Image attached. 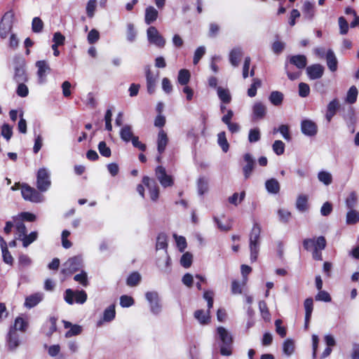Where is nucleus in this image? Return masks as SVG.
I'll return each instance as SVG.
<instances>
[{
	"label": "nucleus",
	"mask_w": 359,
	"mask_h": 359,
	"mask_svg": "<svg viewBox=\"0 0 359 359\" xmlns=\"http://www.w3.org/2000/svg\"><path fill=\"white\" fill-rule=\"evenodd\" d=\"M43 28V22L39 17H35L32 20V29L34 33H40Z\"/></svg>",
	"instance_id": "obj_48"
},
{
	"label": "nucleus",
	"mask_w": 359,
	"mask_h": 359,
	"mask_svg": "<svg viewBox=\"0 0 359 359\" xmlns=\"http://www.w3.org/2000/svg\"><path fill=\"white\" fill-rule=\"evenodd\" d=\"M17 239L20 240L27 234V229L22 222H18L15 225Z\"/></svg>",
	"instance_id": "obj_59"
},
{
	"label": "nucleus",
	"mask_w": 359,
	"mask_h": 359,
	"mask_svg": "<svg viewBox=\"0 0 359 359\" xmlns=\"http://www.w3.org/2000/svg\"><path fill=\"white\" fill-rule=\"evenodd\" d=\"M145 298L149 303L150 312L155 316L159 315L162 311V304L158 293L156 291L147 292Z\"/></svg>",
	"instance_id": "obj_5"
},
{
	"label": "nucleus",
	"mask_w": 359,
	"mask_h": 359,
	"mask_svg": "<svg viewBox=\"0 0 359 359\" xmlns=\"http://www.w3.org/2000/svg\"><path fill=\"white\" fill-rule=\"evenodd\" d=\"M359 221V212L353 209H349L346 213V222L347 224H354Z\"/></svg>",
	"instance_id": "obj_35"
},
{
	"label": "nucleus",
	"mask_w": 359,
	"mask_h": 359,
	"mask_svg": "<svg viewBox=\"0 0 359 359\" xmlns=\"http://www.w3.org/2000/svg\"><path fill=\"white\" fill-rule=\"evenodd\" d=\"M97 0H89L86 5V13L89 18H93L96 8Z\"/></svg>",
	"instance_id": "obj_60"
},
{
	"label": "nucleus",
	"mask_w": 359,
	"mask_h": 359,
	"mask_svg": "<svg viewBox=\"0 0 359 359\" xmlns=\"http://www.w3.org/2000/svg\"><path fill=\"white\" fill-rule=\"evenodd\" d=\"M135 304L134 299L128 295L124 294L120 297V305L123 308H128Z\"/></svg>",
	"instance_id": "obj_53"
},
{
	"label": "nucleus",
	"mask_w": 359,
	"mask_h": 359,
	"mask_svg": "<svg viewBox=\"0 0 359 359\" xmlns=\"http://www.w3.org/2000/svg\"><path fill=\"white\" fill-rule=\"evenodd\" d=\"M243 55V51L241 47H236L233 48L230 51L229 56V60L231 65L233 67H238Z\"/></svg>",
	"instance_id": "obj_19"
},
{
	"label": "nucleus",
	"mask_w": 359,
	"mask_h": 359,
	"mask_svg": "<svg viewBox=\"0 0 359 359\" xmlns=\"http://www.w3.org/2000/svg\"><path fill=\"white\" fill-rule=\"evenodd\" d=\"M158 12L153 6H149L145 10L144 20L147 25L154 22L158 18Z\"/></svg>",
	"instance_id": "obj_27"
},
{
	"label": "nucleus",
	"mask_w": 359,
	"mask_h": 359,
	"mask_svg": "<svg viewBox=\"0 0 359 359\" xmlns=\"http://www.w3.org/2000/svg\"><path fill=\"white\" fill-rule=\"evenodd\" d=\"M304 309H305V316H306V318H311V314L313 309V302L312 298H307L304 301Z\"/></svg>",
	"instance_id": "obj_55"
},
{
	"label": "nucleus",
	"mask_w": 359,
	"mask_h": 359,
	"mask_svg": "<svg viewBox=\"0 0 359 359\" xmlns=\"http://www.w3.org/2000/svg\"><path fill=\"white\" fill-rule=\"evenodd\" d=\"M51 185L50 175L49 171L45 168H40L36 174V187L41 192L47 191Z\"/></svg>",
	"instance_id": "obj_3"
},
{
	"label": "nucleus",
	"mask_w": 359,
	"mask_h": 359,
	"mask_svg": "<svg viewBox=\"0 0 359 359\" xmlns=\"http://www.w3.org/2000/svg\"><path fill=\"white\" fill-rule=\"evenodd\" d=\"M326 60L328 68L332 72H335L337 69V60L334 52L329 50L326 55Z\"/></svg>",
	"instance_id": "obj_34"
},
{
	"label": "nucleus",
	"mask_w": 359,
	"mask_h": 359,
	"mask_svg": "<svg viewBox=\"0 0 359 359\" xmlns=\"http://www.w3.org/2000/svg\"><path fill=\"white\" fill-rule=\"evenodd\" d=\"M156 264L161 271L165 273H169L170 272V258L168 252H163L162 254L156 258Z\"/></svg>",
	"instance_id": "obj_12"
},
{
	"label": "nucleus",
	"mask_w": 359,
	"mask_h": 359,
	"mask_svg": "<svg viewBox=\"0 0 359 359\" xmlns=\"http://www.w3.org/2000/svg\"><path fill=\"white\" fill-rule=\"evenodd\" d=\"M74 280L84 287H86L88 285V275L85 271L82 270L80 273L75 275Z\"/></svg>",
	"instance_id": "obj_52"
},
{
	"label": "nucleus",
	"mask_w": 359,
	"mask_h": 359,
	"mask_svg": "<svg viewBox=\"0 0 359 359\" xmlns=\"http://www.w3.org/2000/svg\"><path fill=\"white\" fill-rule=\"evenodd\" d=\"M14 79L17 83H24L27 81V76L23 67L19 66L15 67Z\"/></svg>",
	"instance_id": "obj_36"
},
{
	"label": "nucleus",
	"mask_w": 359,
	"mask_h": 359,
	"mask_svg": "<svg viewBox=\"0 0 359 359\" xmlns=\"http://www.w3.org/2000/svg\"><path fill=\"white\" fill-rule=\"evenodd\" d=\"M168 236L164 233H161L156 238V250L158 251L163 250V252H168Z\"/></svg>",
	"instance_id": "obj_31"
},
{
	"label": "nucleus",
	"mask_w": 359,
	"mask_h": 359,
	"mask_svg": "<svg viewBox=\"0 0 359 359\" xmlns=\"http://www.w3.org/2000/svg\"><path fill=\"white\" fill-rule=\"evenodd\" d=\"M358 203V195L355 191H351L346 198L345 203L348 209L354 208Z\"/></svg>",
	"instance_id": "obj_38"
},
{
	"label": "nucleus",
	"mask_w": 359,
	"mask_h": 359,
	"mask_svg": "<svg viewBox=\"0 0 359 359\" xmlns=\"http://www.w3.org/2000/svg\"><path fill=\"white\" fill-rule=\"evenodd\" d=\"M147 39L151 44L158 48H163L165 44V40L161 35L155 27H149L147 31Z\"/></svg>",
	"instance_id": "obj_8"
},
{
	"label": "nucleus",
	"mask_w": 359,
	"mask_h": 359,
	"mask_svg": "<svg viewBox=\"0 0 359 359\" xmlns=\"http://www.w3.org/2000/svg\"><path fill=\"white\" fill-rule=\"evenodd\" d=\"M83 267V258L81 256H74L68 259L62 266V273L70 275L79 271Z\"/></svg>",
	"instance_id": "obj_4"
},
{
	"label": "nucleus",
	"mask_w": 359,
	"mask_h": 359,
	"mask_svg": "<svg viewBox=\"0 0 359 359\" xmlns=\"http://www.w3.org/2000/svg\"><path fill=\"white\" fill-rule=\"evenodd\" d=\"M339 107V104L337 99L333 100L328 104L327 107V112L325 114V118L328 122H330Z\"/></svg>",
	"instance_id": "obj_26"
},
{
	"label": "nucleus",
	"mask_w": 359,
	"mask_h": 359,
	"mask_svg": "<svg viewBox=\"0 0 359 359\" xmlns=\"http://www.w3.org/2000/svg\"><path fill=\"white\" fill-rule=\"evenodd\" d=\"M115 316V304H111L104 310L102 317L97 321V326L101 327L104 323L111 322Z\"/></svg>",
	"instance_id": "obj_14"
},
{
	"label": "nucleus",
	"mask_w": 359,
	"mask_h": 359,
	"mask_svg": "<svg viewBox=\"0 0 359 359\" xmlns=\"http://www.w3.org/2000/svg\"><path fill=\"white\" fill-rule=\"evenodd\" d=\"M215 296V292L211 290H204L203 298L208 303V309L210 310L213 306V298Z\"/></svg>",
	"instance_id": "obj_50"
},
{
	"label": "nucleus",
	"mask_w": 359,
	"mask_h": 359,
	"mask_svg": "<svg viewBox=\"0 0 359 359\" xmlns=\"http://www.w3.org/2000/svg\"><path fill=\"white\" fill-rule=\"evenodd\" d=\"M283 353L287 355H291L294 351V341L291 339H287L283 344Z\"/></svg>",
	"instance_id": "obj_42"
},
{
	"label": "nucleus",
	"mask_w": 359,
	"mask_h": 359,
	"mask_svg": "<svg viewBox=\"0 0 359 359\" xmlns=\"http://www.w3.org/2000/svg\"><path fill=\"white\" fill-rule=\"evenodd\" d=\"M357 96H358V90L356 88L355 86H351L348 93H347V96H346V102L350 103V104H353L354 102H355L356 100H357Z\"/></svg>",
	"instance_id": "obj_49"
},
{
	"label": "nucleus",
	"mask_w": 359,
	"mask_h": 359,
	"mask_svg": "<svg viewBox=\"0 0 359 359\" xmlns=\"http://www.w3.org/2000/svg\"><path fill=\"white\" fill-rule=\"evenodd\" d=\"M36 67L38 68L37 75L40 83H44L48 74L50 72V67L45 60H39L36 62Z\"/></svg>",
	"instance_id": "obj_15"
},
{
	"label": "nucleus",
	"mask_w": 359,
	"mask_h": 359,
	"mask_svg": "<svg viewBox=\"0 0 359 359\" xmlns=\"http://www.w3.org/2000/svg\"><path fill=\"white\" fill-rule=\"evenodd\" d=\"M205 48L204 46L198 47L194 53V59H193L194 64L197 65L198 63V62L200 61V60L202 58V57L205 55Z\"/></svg>",
	"instance_id": "obj_64"
},
{
	"label": "nucleus",
	"mask_w": 359,
	"mask_h": 359,
	"mask_svg": "<svg viewBox=\"0 0 359 359\" xmlns=\"http://www.w3.org/2000/svg\"><path fill=\"white\" fill-rule=\"evenodd\" d=\"M265 187L270 194H276L280 191V186L278 181L275 178H271L266 181Z\"/></svg>",
	"instance_id": "obj_29"
},
{
	"label": "nucleus",
	"mask_w": 359,
	"mask_h": 359,
	"mask_svg": "<svg viewBox=\"0 0 359 359\" xmlns=\"http://www.w3.org/2000/svg\"><path fill=\"white\" fill-rule=\"evenodd\" d=\"M27 321L21 317H18L15 320L14 325L11 326L9 330H14L15 332L19 330L22 332H25L27 330Z\"/></svg>",
	"instance_id": "obj_32"
},
{
	"label": "nucleus",
	"mask_w": 359,
	"mask_h": 359,
	"mask_svg": "<svg viewBox=\"0 0 359 359\" xmlns=\"http://www.w3.org/2000/svg\"><path fill=\"white\" fill-rule=\"evenodd\" d=\"M190 73L187 69H180L178 73L177 80L180 85H187L190 80Z\"/></svg>",
	"instance_id": "obj_41"
},
{
	"label": "nucleus",
	"mask_w": 359,
	"mask_h": 359,
	"mask_svg": "<svg viewBox=\"0 0 359 359\" xmlns=\"http://www.w3.org/2000/svg\"><path fill=\"white\" fill-rule=\"evenodd\" d=\"M121 139L126 142H129L135 137L133 132V128L130 125H124L120 130Z\"/></svg>",
	"instance_id": "obj_25"
},
{
	"label": "nucleus",
	"mask_w": 359,
	"mask_h": 359,
	"mask_svg": "<svg viewBox=\"0 0 359 359\" xmlns=\"http://www.w3.org/2000/svg\"><path fill=\"white\" fill-rule=\"evenodd\" d=\"M38 238V233L36 231H32L29 234L24 236L20 241H22V245L24 248H27L30 244L35 241Z\"/></svg>",
	"instance_id": "obj_39"
},
{
	"label": "nucleus",
	"mask_w": 359,
	"mask_h": 359,
	"mask_svg": "<svg viewBox=\"0 0 359 359\" xmlns=\"http://www.w3.org/2000/svg\"><path fill=\"white\" fill-rule=\"evenodd\" d=\"M194 317L202 325H206L210 322V314L209 310L203 311V310H197L194 313Z\"/></svg>",
	"instance_id": "obj_33"
},
{
	"label": "nucleus",
	"mask_w": 359,
	"mask_h": 359,
	"mask_svg": "<svg viewBox=\"0 0 359 359\" xmlns=\"http://www.w3.org/2000/svg\"><path fill=\"white\" fill-rule=\"evenodd\" d=\"M290 63L296 66L298 69H304L307 64V60L304 55H292L289 57Z\"/></svg>",
	"instance_id": "obj_24"
},
{
	"label": "nucleus",
	"mask_w": 359,
	"mask_h": 359,
	"mask_svg": "<svg viewBox=\"0 0 359 359\" xmlns=\"http://www.w3.org/2000/svg\"><path fill=\"white\" fill-rule=\"evenodd\" d=\"M255 165L256 163L253 156L249 153L244 154L242 171L245 180H248L250 177Z\"/></svg>",
	"instance_id": "obj_9"
},
{
	"label": "nucleus",
	"mask_w": 359,
	"mask_h": 359,
	"mask_svg": "<svg viewBox=\"0 0 359 359\" xmlns=\"http://www.w3.org/2000/svg\"><path fill=\"white\" fill-rule=\"evenodd\" d=\"M43 298V293L36 292L26 297L25 302V306L28 309H32L39 304Z\"/></svg>",
	"instance_id": "obj_21"
},
{
	"label": "nucleus",
	"mask_w": 359,
	"mask_h": 359,
	"mask_svg": "<svg viewBox=\"0 0 359 359\" xmlns=\"http://www.w3.org/2000/svg\"><path fill=\"white\" fill-rule=\"evenodd\" d=\"M301 130L302 133L306 136H314L318 131L316 124L311 120H304L301 123Z\"/></svg>",
	"instance_id": "obj_16"
},
{
	"label": "nucleus",
	"mask_w": 359,
	"mask_h": 359,
	"mask_svg": "<svg viewBox=\"0 0 359 359\" xmlns=\"http://www.w3.org/2000/svg\"><path fill=\"white\" fill-rule=\"evenodd\" d=\"M1 135L8 141L13 135L12 128L7 123H5L1 127Z\"/></svg>",
	"instance_id": "obj_62"
},
{
	"label": "nucleus",
	"mask_w": 359,
	"mask_h": 359,
	"mask_svg": "<svg viewBox=\"0 0 359 359\" xmlns=\"http://www.w3.org/2000/svg\"><path fill=\"white\" fill-rule=\"evenodd\" d=\"M6 346L10 351H15L21 344L20 334L14 330H9L6 337Z\"/></svg>",
	"instance_id": "obj_10"
},
{
	"label": "nucleus",
	"mask_w": 359,
	"mask_h": 359,
	"mask_svg": "<svg viewBox=\"0 0 359 359\" xmlns=\"http://www.w3.org/2000/svg\"><path fill=\"white\" fill-rule=\"evenodd\" d=\"M18 263L20 267L25 268L29 266L32 264V261L28 255L21 254L18 258Z\"/></svg>",
	"instance_id": "obj_57"
},
{
	"label": "nucleus",
	"mask_w": 359,
	"mask_h": 359,
	"mask_svg": "<svg viewBox=\"0 0 359 359\" xmlns=\"http://www.w3.org/2000/svg\"><path fill=\"white\" fill-rule=\"evenodd\" d=\"M168 142V138L166 133L161 130L158 134L157 150L160 154L164 152Z\"/></svg>",
	"instance_id": "obj_22"
},
{
	"label": "nucleus",
	"mask_w": 359,
	"mask_h": 359,
	"mask_svg": "<svg viewBox=\"0 0 359 359\" xmlns=\"http://www.w3.org/2000/svg\"><path fill=\"white\" fill-rule=\"evenodd\" d=\"M266 114V106L260 102H255L252 107V118L253 120L262 119Z\"/></svg>",
	"instance_id": "obj_20"
},
{
	"label": "nucleus",
	"mask_w": 359,
	"mask_h": 359,
	"mask_svg": "<svg viewBox=\"0 0 359 359\" xmlns=\"http://www.w3.org/2000/svg\"><path fill=\"white\" fill-rule=\"evenodd\" d=\"M99 39L100 33L97 29H93L89 32L87 40L90 44L95 43L99 40Z\"/></svg>",
	"instance_id": "obj_58"
},
{
	"label": "nucleus",
	"mask_w": 359,
	"mask_h": 359,
	"mask_svg": "<svg viewBox=\"0 0 359 359\" xmlns=\"http://www.w3.org/2000/svg\"><path fill=\"white\" fill-rule=\"evenodd\" d=\"M318 178L320 182L325 185H330L332 182V176L331 173L327 171H320L318 174Z\"/></svg>",
	"instance_id": "obj_45"
},
{
	"label": "nucleus",
	"mask_w": 359,
	"mask_h": 359,
	"mask_svg": "<svg viewBox=\"0 0 359 359\" xmlns=\"http://www.w3.org/2000/svg\"><path fill=\"white\" fill-rule=\"evenodd\" d=\"M262 86V81L259 79H254L252 81V83L251 84L250 88L248 90V95L250 97H253L257 94V90Z\"/></svg>",
	"instance_id": "obj_47"
},
{
	"label": "nucleus",
	"mask_w": 359,
	"mask_h": 359,
	"mask_svg": "<svg viewBox=\"0 0 359 359\" xmlns=\"http://www.w3.org/2000/svg\"><path fill=\"white\" fill-rule=\"evenodd\" d=\"M192 255L189 252L183 254L180 259L181 265L184 268H189L192 264Z\"/></svg>",
	"instance_id": "obj_56"
},
{
	"label": "nucleus",
	"mask_w": 359,
	"mask_h": 359,
	"mask_svg": "<svg viewBox=\"0 0 359 359\" xmlns=\"http://www.w3.org/2000/svg\"><path fill=\"white\" fill-rule=\"evenodd\" d=\"M98 150L100 154L104 157H109L111 154V149L107 145L104 141H101L98 144Z\"/></svg>",
	"instance_id": "obj_51"
},
{
	"label": "nucleus",
	"mask_w": 359,
	"mask_h": 359,
	"mask_svg": "<svg viewBox=\"0 0 359 359\" xmlns=\"http://www.w3.org/2000/svg\"><path fill=\"white\" fill-rule=\"evenodd\" d=\"M302 12L306 19L311 20L315 16L314 4L310 1H305L302 7Z\"/></svg>",
	"instance_id": "obj_30"
},
{
	"label": "nucleus",
	"mask_w": 359,
	"mask_h": 359,
	"mask_svg": "<svg viewBox=\"0 0 359 359\" xmlns=\"http://www.w3.org/2000/svg\"><path fill=\"white\" fill-rule=\"evenodd\" d=\"M259 309L263 319L266 322H269L271 320V314L268 309L266 303L264 301H260L259 302Z\"/></svg>",
	"instance_id": "obj_43"
},
{
	"label": "nucleus",
	"mask_w": 359,
	"mask_h": 359,
	"mask_svg": "<svg viewBox=\"0 0 359 359\" xmlns=\"http://www.w3.org/2000/svg\"><path fill=\"white\" fill-rule=\"evenodd\" d=\"M147 88L149 94H153L156 90L157 76L154 75L150 69L146 72Z\"/></svg>",
	"instance_id": "obj_23"
},
{
	"label": "nucleus",
	"mask_w": 359,
	"mask_h": 359,
	"mask_svg": "<svg viewBox=\"0 0 359 359\" xmlns=\"http://www.w3.org/2000/svg\"><path fill=\"white\" fill-rule=\"evenodd\" d=\"M142 183L148 188L151 200L156 201L159 196V188L156 182L147 176H144L142 178Z\"/></svg>",
	"instance_id": "obj_11"
},
{
	"label": "nucleus",
	"mask_w": 359,
	"mask_h": 359,
	"mask_svg": "<svg viewBox=\"0 0 359 359\" xmlns=\"http://www.w3.org/2000/svg\"><path fill=\"white\" fill-rule=\"evenodd\" d=\"M273 150L277 155H281L285 151V144L281 140H276L273 144Z\"/></svg>",
	"instance_id": "obj_61"
},
{
	"label": "nucleus",
	"mask_w": 359,
	"mask_h": 359,
	"mask_svg": "<svg viewBox=\"0 0 359 359\" xmlns=\"http://www.w3.org/2000/svg\"><path fill=\"white\" fill-rule=\"evenodd\" d=\"M64 326L66 329L70 328L69 331H67L65 334L66 337H72L73 336H76L79 334L82 331V327L78 325H72L71 323L68 321H63Z\"/></svg>",
	"instance_id": "obj_28"
},
{
	"label": "nucleus",
	"mask_w": 359,
	"mask_h": 359,
	"mask_svg": "<svg viewBox=\"0 0 359 359\" xmlns=\"http://www.w3.org/2000/svg\"><path fill=\"white\" fill-rule=\"evenodd\" d=\"M316 301L330 302H331V297L330 294L325 290H319L318 293L316 294L315 297Z\"/></svg>",
	"instance_id": "obj_63"
},
{
	"label": "nucleus",
	"mask_w": 359,
	"mask_h": 359,
	"mask_svg": "<svg viewBox=\"0 0 359 359\" xmlns=\"http://www.w3.org/2000/svg\"><path fill=\"white\" fill-rule=\"evenodd\" d=\"M14 13L12 11H7L0 22V37L5 39L11 31Z\"/></svg>",
	"instance_id": "obj_7"
},
{
	"label": "nucleus",
	"mask_w": 359,
	"mask_h": 359,
	"mask_svg": "<svg viewBox=\"0 0 359 359\" xmlns=\"http://www.w3.org/2000/svg\"><path fill=\"white\" fill-rule=\"evenodd\" d=\"M324 72V67L319 65L316 64L311 65L306 68V73L311 79H320Z\"/></svg>",
	"instance_id": "obj_18"
},
{
	"label": "nucleus",
	"mask_w": 359,
	"mask_h": 359,
	"mask_svg": "<svg viewBox=\"0 0 359 359\" xmlns=\"http://www.w3.org/2000/svg\"><path fill=\"white\" fill-rule=\"evenodd\" d=\"M215 340L217 343L215 345V350H217L218 347L220 354L224 355V327L219 326L217 327Z\"/></svg>",
	"instance_id": "obj_17"
},
{
	"label": "nucleus",
	"mask_w": 359,
	"mask_h": 359,
	"mask_svg": "<svg viewBox=\"0 0 359 359\" xmlns=\"http://www.w3.org/2000/svg\"><path fill=\"white\" fill-rule=\"evenodd\" d=\"M141 280V276L137 272L132 273L127 278L126 283L130 287L137 285Z\"/></svg>",
	"instance_id": "obj_44"
},
{
	"label": "nucleus",
	"mask_w": 359,
	"mask_h": 359,
	"mask_svg": "<svg viewBox=\"0 0 359 359\" xmlns=\"http://www.w3.org/2000/svg\"><path fill=\"white\" fill-rule=\"evenodd\" d=\"M296 207L301 212L306 211L308 208V197L305 195L299 196L297 199Z\"/></svg>",
	"instance_id": "obj_40"
},
{
	"label": "nucleus",
	"mask_w": 359,
	"mask_h": 359,
	"mask_svg": "<svg viewBox=\"0 0 359 359\" xmlns=\"http://www.w3.org/2000/svg\"><path fill=\"white\" fill-rule=\"evenodd\" d=\"M260 234L261 227L258 224H255L252 226L250 233V259L252 262H255L259 251L260 246Z\"/></svg>",
	"instance_id": "obj_1"
},
{
	"label": "nucleus",
	"mask_w": 359,
	"mask_h": 359,
	"mask_svg": "<svg viewBox=\"0 0 359 359\" xmlns=\"http://www.w3.org/2000/svg\"><path fill=\"white\" fill-rule=\"evenodd\" d=\"M74 297H75L76 303L83 304L86 302L87 294L84 290H76L74 292L72 289H67L65 292V301L72 305L74 302Z\"/></svg>",
	"instance_id": "obj_6"
},
{
	"label": "nucleus",
	"mask_w": 359,
	"mask_h": 359,
	"mask_svg": "<svg viewBox=\"0 0 359 359\" xmlns=\"http://www.w3.org/2000/svg\"><path fill=\"white\" fill-rule=\"evenodd\" d=\"M155 172L156 178L163 187H171L173 184L171 176L166 173L165 169L163 167L158 166L156 168Z\"/></svg>",
	"instance_id": "obj_13"
},
{
	"label": "nucleus",
	"mask_w": 359,
	"mask_h": 359,
	"mask_svg": "<svg viewBox=\"0 0 359 359\" xmlns=\"http://www.w3.org/2000/svg\"><path fill=\"white\" fill-rule=\"evenodd\" d=\"M245 191H242L241 194L234 193L232 196H230L228 198L229 202L231 204H233L237 206L239 203H241L243 199L245 198Z\"/></svg>",
	"instance_id": "obj_46"
},
{
	"label": "nucleus",
	"mask_w": 359,
	"mask_h": 359,
	"mask_svg": "<svg viewBox=\"0 0 359 359\" xmlns=\"http://www.w3.org/2000/svg\"><path fill=\"white\" fill-rule=\"evenodd\" d=\"M283 94L280 91H273L269 95V100L275 106H279L283 100Z\"/></svg>",
	"instance_id": "obj_37"
},
{
	"label": "nucleus",
	"mask_w": 359,
	"mask_h": 359,
	"mask_svg": "<svg viewBox=\"0 0 359 359\" xmlns=\"http://www.w3.org/2000/svg\"><path fill=\"white\" fill-rule=\"evenodd\" d=\"M21 194L24 200L32 203H40L45 201V197L39 190L25 183L22 184Z\"/></svg>",
	"instance_id": "obj_2"
},
{
	"label": "nucleus",
	"mask_w": 359,
	"mask_h": 359,
	"mask_svg": "<svg viewBox=\"0 0 359 359\" xmlns=\"http://www.w3.org/2000/svg\"><path fill=\"white\" fill-rule=\"evenodd\" d=\"M260 131L258 128L250 130L248 135V140L250 143L257 142L260 140Z\"/></svg>",
	"instance_id": "obj_54"
}]
</instances>
